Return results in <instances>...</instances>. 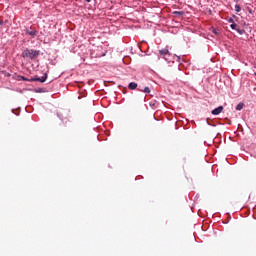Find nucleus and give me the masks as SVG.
I'll list each match as a JSON object with an SVG mask.
<instances>
[{"label": "nucleus", "instance_id": "7", "mask_svg": "<svg viewBox=\"0 0 256 256\" xmlns=\"http://www.w3.org/2000/svg\"><path fill=\"white\" fill-rule=\"evenodd\" d=\"M173 15H175L176 17H181V16L185 15V12H183V11H174Z\"/></svg>", "mask_w": 256, "mask_h": 256}, {"label": "nucleus", "instance_id": "13", "mask_svg": "<svg viewBox=\"0 0 256 256\" xmlns=\"http://www.w3.org/2000/svg\"><path fill=\"white\" fill-rule=\"evenodd\" d=\"M228 23H235V20H233V18H230V19H228Z\"/></svg>", "mask_w": 256, "mask_h": 256}, {"label": "nucleus", "instance_id": "19", "mask_svg": "<svg viewBox=\"0 0 256 256\" xmlns=\"http://www.w3.org/2000/svg\"><path fill=\"white\" fill-rule=\"evenodd\" d=\"M179 59H181L180 57H178V61H179Z\"/></svg>", "mask_w": 256, "mask_h": 256}, {"label": "nucleus", "instance_id": "12", "mask_svg": "<svg viewBox=\"0 0 256 256\" xmlns=\"http://www.w3.org/2000/svg\"><path fill=\"white\" fill-rule=\"evenodd\" d=\"M143 92L144 93H151V89L149 87H145Z\"/></svg>", "mask_w": 256, "mask_h": 256}, {"label": "nucleus", "instance_id": "2", "mask_svg": "<svg viewBox=\"0 0 256 256\" xmlns=\"http://www.w3.org/2000/svg\"><path fill=\"white\" fill-rule=\"evenodd\" d=\"M159 55H161V57H163V59L167 61V57H169L171 54L169 53L168 49H162V50H159Z\"/></svg>", "mask_w": 256, "mask_h": 256}, {"label": "nucleus", "instance_id": "15", "mask_svg": "<svg viewBox=\"0 0 256 256\" xmlns=\"http://www.w3.org/2000/svg\"><path fill=\"white\" fill-rule=\"evenodd\" d=\"M213 33H214V35H217V30L214 29V30H213Z\"/></svg>", "mask_w": 256, "mask_h": 256}, {"label": "nucleus", "instance_id": "9", "mask_svg": "<svg viewBox=\"0 0 256 256\" xmlns=\"http://www.w3.org/2000/svg\"><path fill=\"white\" fill-rule=\"evenodd\" d=\"M237 33H239V35H245V30L244 29H236Z\"/></svg>", "mask_w": 256, "mask_h": 256}, {"label": "nucleus", "instance_id": "3", "mask_svg": "<svg viewBox=\"0 0 256 256\" xmlns=\"http://www.w3.org/2000/svg\"><path fill=\"white\" fill-rule=\"evenodd\" d=\"M30 81H39L40 83H45L47 81V73L42 77L31 78Z\"/></svg>", "mask_w": 256, "mask_h": 256}, {"label": "nucleus", "instance_id": "18", "mask_svg": "<svg viewBox=\"0 0 256 256\" xmlns=\"http://www.w3.org/2000/svg\"><path fill=\"white\" fill-rule=\"evenodd\" d=\"M59 119H62L61 116L58 114Z\"/></svg>", "mask_w": 256, "mask_h": 256}, {"label": "nucleus", "instance_id": "14", "mask_svg": "<svg viewBox=\"0 0 256 256\" xmlns=\"http://www.w3.org/2000/svg\"><path fill=\"white\" fill-rule=\"evenodd\" d=\"M21 79H22V81H31V79H27V78H25L23 76H21Z\"/></svg>", "mask_w": 256, "mask_h": 256}, {"label": "nucleus", "instance_id": "16", "mask_svg": "<svg viewBox=\"0 0 256 256\" xmlns=\"http://www.w3.org/2000/svg\"><path fill=\"white\" fill-rule=\"evenodd\" d=\"M3 24H4L3 20H0V26L3 25Z\"/></svg>", "mask_w": 256, "mask_h": 256}, {"label": "nucleus", "instance_id": "6", "mask_svg": "<svg viewBox=\"0 0 256 256\" xmlns=\"http://www.w3.org/2000/svg\"><path fill=\"white\" fill-rule=\"evenodd\" d=\"M128 88L131 89V91H135V89H137V83L130 82Z\"/></svg>", "mask_w": 256, "mask_h": 256}, {"label": "nucleus", "instance_id": "10", "mask_svg": "<svg viewBox=\"0 0 256 256\" xmlns=\"http://www.w3.org/2000/svg\"><path fill=\"white\" fill-rule=\"evenodd\" d=\"M241 109H243V103H239V104L236 106V111H241Z\"/></svg>", "mask_w": 256, "mask_h": 256}, {"label": "nucleus", "instance_id": "4", "mask_svg": "<svg viewBox=\"0 0 256 256\" xmlns=\"http://www.w3.org/2000/svg\"><path fill=\"white\" fill-rule=\"evenodd\" d=\"M212 115H221L223 113V106H219L211 111Z\"/></svg>", "mask_w": 256, "mask_h": 256}, {"label": "nucleus", "instance_id": "5", "mask_svg": "<svg viewBox=\"0 0 256 256\" xmlns=\"http://www.w3.org/2000/svg\"><path fill=\"white\" fill-rule=\"evenodd\" d=\"M27 35H30V37H37V31L36 30H26Z\"/></svg>", "mask_w": 256, "mask_h": 256}, {"label": "nucleus", "instance_id": "17", "mask_svg": "<svg viewBox=\"0 0 256 256\" xmlns=\"http://www.w3.org/2000/svg\"><path fill=\"white\" fill-rule=\"evenodd\" d=\"M87 3H91V0H86Z\"/></svg>", "mask_w": 256, "mask_h": 256}, {"label": "nucleus", "instance_id": "11", "mask_svg": "<svg viewBox=\"0 0 256 256\" xmlns=\"http://www.w3.org/2000/svg\"><path fill=\"white\" fill-rule=\"evenodd\" d=\"M230 28L234 31H237V24L233 23L232 25H230Z\"/></svg>", "mask_w": 256, "mask_h": 256}, {"label": "nucleus", "instance_id": "8", "mask_svg": "<svg viewBox=\"0 0 256 256\" xmlns=\"http://www.w3.org/2000/svg\"><path fill=\"white\" fill-rule=\"evenodd\" d=\"M235 11L236 13H241V6H239V4L235 5Z\"/></svg>", "mask_w": 256, "mask_h": 256}, {"label": "nucleus", "instance_id": "1", "mask_svg": "<svg viewBox=\"0 0 256 256\" xmlns=\"http://www.w3.org/2000/svg\"><path fill=\"white\" fill-rule=\"evenodd\" d=\"M39 55H41V51L31 49V48H26L22 52L23 59H31V61H35V59H37V57H39Z\"/></svg>", "mask_w": 256, "mask_h": 256}, {"label": "nucleus", "instance_id": "20", "mask_svg": "<svg viewBox=\"0 0 256 256\" xmlns=\"http://www.w3.org/2000/svg\"><path fill=\"white\" fill-rule=\"evenodd\" d=\"M254 75L256 76V72H254Z\"/></svg>", "mask_w": 256, "mask_h": 256}]
</instances>
